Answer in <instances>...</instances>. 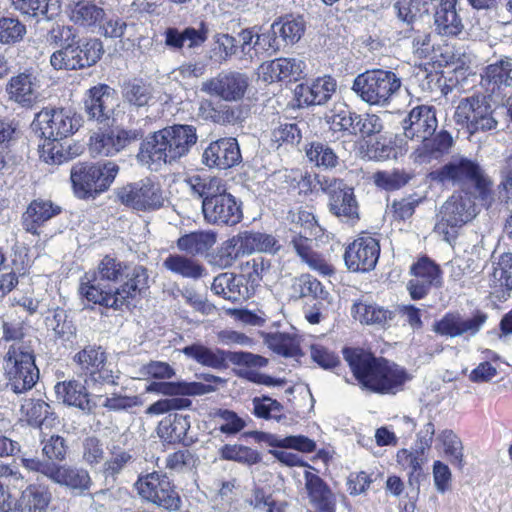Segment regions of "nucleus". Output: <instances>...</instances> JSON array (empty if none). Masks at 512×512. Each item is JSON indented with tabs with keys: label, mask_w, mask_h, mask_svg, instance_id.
Listing matches in <instances>:
<instances>
[{
	"label": "nucleus",
	"mask_w": 512,
	"mask_h": 512,
	"mask_svg": "<svg viewBox=\"0 0 512 512\" xmlns=\"http://www.w3.org/2000/svg\"><path fill=\"white\" fill-rule=\"evenodd\" d=\"M336 91V81L330 76L317 78L310 85L298 86L299 97L307 105H323Z\"/></svg>",
	"instance_id": "obj_34"
},
{
	"label": "nucleus",
	"mask_w": 512,
	"mask_h": 512,
	"mask_svg": "<svg viewBox=\"0 0 512 512\" xmlns=\"http://www.w3.org/2000/svg\"><path fill=\"white\" fill-rule=\"evenodd\" d=\"M207 39L206 32L195 28H186L180 32L176 28H168L165 32V44L173 49H181L185 45L188 48L201 46Z\"/></svg>",
	"instance_id": "obj_43"
},
{
	"label": "nucleus",
	"mask_w": 512,
	"mask_h": 512,
	"mask_svg": "<svg viewBox=\"0 0 512 512\" xmlns=\"http://www.w3.org/2000/svg\"><path fill=\"white\" fill-rule=\"evenodd\" d=\"M136 159L141 165L154 167L155 169H158L164 164H168L160 136H158V131L143 140L136 155Z\"/></svg>",
	"instance_id": "obj_41"
},
{
	"label": "nucleus",
	"mask_w": 512,
	"mask_h": 512,
	"mask_svg": "<svg viewBox=\"0 0 512 512\" xmlns=\"http://www.w3.org/2000/svg\"><path fill=\"white\" fill-rule=\"evenodd\" d=\"M434 14L436 31L443 36H458L464 29L462 18L456 10V0H437Z\"/></svg>",
	"instance_id": "obj_28"
},
{
	"label": "nucleus",
	"mask_w": 512,
	"mask_h": 512,
	"mask_svg": "<svg viewBox=\"0 0 512 512\" xmlns=\"http://www.w3.org/2000/svg\"><path fill=\"white\" fill-rule=\"evenodd\" d=\"M240 160V148L235 138H222L212 142L203 153V162L209 167L219 169H228Z\"/></svg>",
	"instance_id": "obj_22"
},
{
	"label": "nucleus",
	"mask_w": 512,
	"mask_h": 512,
	"mask_svg": "<svg viewBox=\"0 0 512 512\" xmlns=\"http://www.w3.org/2000/svg\"><path fill=\"white\" fill-rule=\"evenodd\" d=\"M268 444L271 447H277L281 449L290 448L303 453H310L316 449V443L308 437L302 435L287 437L270 436L268 438Z\"/></svg>",
	"instance_id": "obj_55"
},
{
	"label": "nucleus",
	"mask_w": 512,
	"mask_h": 512,
	"mask_svg": "<svg viewBox=\"0 0 512 512\" xmlns=\"http://www.w3.org/2000/svg\"><path fill=\"white\" fill-rule=\"evenodd\" d=\"M138 494L145 500L169 510H176L181 499L169 479L156 472L140 477L135 483Z\"/></svg>",
	"instance_id": "obj_14"
},
{
	"label": "nucleus",
	"mask_w": 512,
	"mask_h": 512,
	"mask_svg": "<svg viewBox=\"0 0 512 512\" xmlns=\"http://www.w3.org/2000/svg\"><path fill=\"white\" fill-rule=\"evenodd\" d=\"M431 175L433 179L443 183L450 182L457 185L472 183L485 205H490L493 200L491 193L492 181L476 162L466 157H452L446 165Z\"/></svg>",
	"instance_id": "obj_2"
},
{
	"label": "nucleus",
	"mask_w": 512,
	"mask_h": 512,
	"mask_svg": "<svg viewBox=\"0 0 512 512\" xmlns=\"http://www.w3.org/2000/svg\"><path fill=\"white\" fill-rule=\"evenodd\" d=\"M294 295L298 297H313L315 299L329 302L330 294L325 291L322 284L309 274H302L295 278L292 283Z\"/></svg>",
	"instance_id": "obj_48"
},
{
	"label": "nucleus",
	"mask_w": 512,
	"mask_h": 512,
	"mask_svg": "<svg viewBox=\"0 0 512 512\" xmlns=\"http://www.w3.org/2000/svg\"><path fill=\"white\" fill-rule=\"evenodd\" d=\"M486 78L489 82L497 85H512V59L500 60L494 64L489 65L485 72Z\"/></svg>",
	"instance_id": "obj_60"
},
{
	"label": "nucleus",
	"mask_w": 512,
	"mask_h": 512,
	"mask_svg": "<svg viewBox=\"0 0 512 512\" xmlns=\"http://www.w3.org/2000/svg\"><path fill=\"white\" fill-rule=\"evenodd\" d=\"M168 164L177 162L186 156L197 142L195 127L191 125H173L158 131Z\"/></svg>",
	"instance_id": "obj_15"
},
{
	"label": "nucleus",
	"mask_w": 512,
	"mask_h": 512,
	"mask_svg": "<svg viewBox=\"0 0 512 512\" xmlns=\"http://www.w3.org/2000/svg\"><path fill=\"white\" fill-rule=\"evenodd\" d=\"M33 126L44 139L62 140L78 130L79 122L70 110L44 108L36 114Z\"/></svg>",
	"instance_id": "obj_13"
},
{
	"label": "nucleus",
	"mask_w": 512,
	"mask_h": 512,
	"mask_svg": "<svg viewBox=\"0 0 512 512\" xmlns=\"http://www.w3.org/2000/svg\"><path fill=\"white\" fill-rule=\"evenodd\" d=\"M243 257L237 235L224 241L215 256V263L223 268L231 267L237 259Z\"/></svg>",
	"instance_id": "obj_59"
},
{
	"label": "nucleus",
	"mask_w": 512,
	"mask_h": 512,
	"mask_svg": "<svg viewBox=\"0 0 512 512\" xmlns=\"http://www.w3.org/2000/svg\"><path fill=\"white\" fill-rule=\"evenodd\" d=\"M46 40L49 45L53 46H68L81 42L78 39L77 33L72 26H66L61 24H55L48 31Z\"/></svg>",
	"instance_id": "obj_61"
},
{
	"label": "nucleus",
	"mask_w": 512,
	"mask_h": 512,
	"mask_svg": "<svg viewBox=\"0 0 512 512\" xmlns=\"http://www.w3.org/2000/svg\"><path fill=\"white\" fill-rule=\"evenodd\" d=\"M477 215L476 207L468 194H454L440 207L435 232L451 243L458 230Z\"/></svg>",
	"instance_id": "obj_7"
},
{
	"label": "nucleus",
	"mask_w": 512,
	"mask_h": 512,
	"mask_svg": "<svg viewBox=\"0 0 512 512\" xmlns=\"http://www.w3.org/2000/svg\"><path fill=\"white\" fill-rule=\"evenodd\" d=\"M54 391L59 402L90 412L94 406L88 399L86 387L76 380L58 382Z\"/></svg>",
	"instance_id": "obj_32"
},
{
	"label": "nucleus",
	"mask_w": 512,
	"mask_h": 512,
	"mask_svg": "<svg viewBox=\"0 0 512 512\" xmlns=\"http://www.w3.org/2000/svg\"><path fill=\"white\" fill-rule=\"evenodd\" d=\"M46 327L52 330L59 339L70 341L76 333V328L63 309H55L45 318Z\"/></svg>",
	"instance_id": "obj_49"
},
{
	"label": "nucleus",
	"mask_w": 512,
	"mask_h": 512,
	"mask_svg": "<svg viewBox=\"0 0 512 512\" xmlns=\"http://www.w3.org/2000/svg\"><path fill=\"white\" fill-rule=\"evenodd\" d=\"M301 138V130L295 123L280 124L271 133L272 145L277 149L282 145L294 146Z\"/></svg>",
	"instance_id": "obj_56"
},
{
	"label": "nucleus",
	"mask_w": 512,
	"mask_h": 512,
	"mask_svg": "<svg viewBox=\"0 0 512 512\" xmlns=\"http://www.w3.org/2000/svg\"><path fill=\"white\" fill-rule=\"evenodd\" d=\"M401 80L392 71L367 70L353 81L352 90L370 105L385 106L399 91Z\"/></svg>",
	"instance_id": "obj_4"
},
{
	"label": "nucleus",
	"mask_w": 512,
	"mask_h": 512,
	"mask_svg": "<svg viewBox=\"0 0 512 512\" xmlns=\"http://www.w3.org/2000/svg\"><path fill=\"white\" fill-rule=\"evenodd\" d=\"M264 342L270 350L283 357L299 360L304 356L302 340L296 335L271 333L265 336Z\"/></svg>",
	"instance_id": "obj_37"
},
{
	"label": "nucleus",
	"mask_w": 512,
	"mask_h": 512,
	"mask_svg": "<svg viewBox=\"0 0 512 512\" xmlns=\"http://www.w3.org/2000/svg\"><path fill=\"white\" fill-rule=\"evenodd\" d=\"M50 480L66 487L75 495H84L92 486L88 471L72 465H54Z\"/></svg>",
	"instance_id": "obj_26"
},
{
	"label": "nucleus",
	"mask_w": 512,
	"mask_h": 512,
	"mask_svg": "<svg viewBox=\"0 0 512 512\" xmlns=\"http://www.w3.org/2000/svg\"><path fill=\"white\" fill-rule=\"evenodd\" d=\"M312 236L302 232L299 235L294 236L291 240V244L301 258L302 262L307 266L322 275H329L332 273V267L326 262V260L317 252L313 250L314 241L311 239Z\"/></svg>",
	"instance_id": "obj_31"
},
{
	"label": "nucleus",
	"mask_w": 512,
	"mask_h": 512,
	"mask_svg": "<svg viewBox=\"0 0 512 512\" xmlns=\"http://www.w3.org/2000/svg\"><path fill=\"white\" fill-rule=\"evenodd\" d=\"M160 183L151 177L143 178L130 186V206L136 210H154L164 203Z\"/></svg>",
	"instance_id": "obj_21"
},
{
	"label": "nucleus",
	"mask_w": 512,
	"mask_h": 512,
	"mask_svg": "<svg viewBox=\"0 0 512 512\" xmlns=\"http://www.w3.org/2000/svg\"><path fill=\"white\" fill-rule=\"evenodd\" d=\"M453 138L447 131H440L434 137H427L413 148L411 158L417 164H430L449 153Z\"/></svg>",
	"instance_id": "obj_25"
},
{
	"label": "nucleus",
	"mask_w": 512,
	"mask_h": 512,
	"mask_svg": "<svg viewBox=\"0 0 512 512\" xmlns=\"http://www.w3.org/2000/svg\"><path fill=\"white\" fill-rule=\"evenodd\" d=\"M148 391H156L160 394L177 397V396H200L214 391L211 385H206L201 382H161L153 383L148 388Z\"/></svg>",
	"instance_id": "obj_36"
},
{
	"label": "nucleus",
	"mask_w": 512,
	"mask_h": 512,
	"mask_svg": "<svg viewBox=\"0 0 512 512\" xmlns=\"http://www.w3.org/2000/svg\"><path fill=\"white\" fill-rule=\"evenodd\" d=\"M301 499L308 512H336L338 494L316 473L305 470Z\"/></svg>",
	"instance_id": "obj_12"
},
{
	"label": "nucleus",
	"mask_w": 512,
	"mask_h": 512,
	"mask_svg": "<svg viewBox=\"0 0 512 512\" xmlns=\"http://www.w3.org/2000/svg\"><path fill=\"white\" fill-rule=\"evenodd\" d=\"M212 291L224 299L237 302L251 297V289L242 276L225 272L216 276L211 285Z\"/></svg>",
	"instance_id": "obj_29"
},
{
	"label": "nucleus",
	"mask_w": 512,
	"mask_h": 512,
	"mask_svg": "<svg viewBox=\"0 0 512 512\" xmlns=\"http://www.w3.org/2000/svg\"><path fill=\"white\" fill-rule=\"evenodd\" d=\"M437 125L435 111L429 106L413 108L402 122L405 138L417 142L433 136Z\"/></svg>",
	"instance_id": "obj_20"
},
{
	"label": "nucleus",
	"mask_w": 512,
	"mask_h": 512,
	"mask_svg": "<svg viewBox=\"0 0 512 512\" xmlns=\"http://www.w3.org/2000/svg\"><path fill=\"white\" fill-rule=\"evenodd\" d=\"M491 282L494 287L512 289V253H503L493 262Z\"/></svg>",
	"instance_id": "obj_51"
},
{
	"label": "nucleus",
	"mask_w": 512,
	"mask_h": 512,
	"mask_svg": "<svg viewBox=\"0 0 512 512\" xmlns=\"http://www.w3.org/2000/svg\"><path fill=\"white\" fill-rule=\"evenodd\" d=\"M343 354L361 387L372 392L395 394L410 380L404 368L362 349L346 348Z\"/></svg>",
	"instance_id": "obj_1"
},
{
	"label": "nucleus",
	"mask_w": 512,
	"mask_h": 512,
	"mask_svg": "<svg viewBox=\"0 0 512 512\" xmlns=\"http://www.w3.org/2000/svg\"><path fill=\"white\" fill-rule=\"evenodd\" d=\"M217 236L212 231H195L181 236L177 240L180 251L190 255H203L216 243Z\"/></svg>",
	"instance_id": "obj_40"
},
{
	"label": "nucleus",
	"mask_w": 512,
	"mask_h": 512,
	"mask_svg": "<svg viewBox=\"0 0 512 512\" xmlns=\"http://www.w3.org/2000/svg\"><path fill=\"white\" fill-rule=\"evenodd\" d=\"M60 212L61 207L51 200L35 199L22 215L23 229L33 235H39V228Z\"/></svg>",
	"instance_id": "obj_27"
},
{
	"label": "nucleus",
	"mask_w": 512,
	"mask_h": 512,
	"mask_svg": "<svg viewBox=\"0 0 512 512\" xmlns=\"http://www.w3.org/2000/svg\"><path fill=\"white\" fill-rule=\"evenodd\" d=\"M253 413L258 418L264 419H280L282 405L270 397H255L252 400Z\"/></svg>",
	"instance_id": "obj_63"
},
{
	"label": "nucleus",
	"mask_w": 512,
	"mask_h": 512,
	"mask_svg": "<svg viewBox=\"0 0 512 512\" xmlns=\"http://www.w3.org/2000/svg\"><path fill=\"white\" fill-rule=\"evenodd\" d=\"M321 189L329 194V210L340 221L354 223L359 218L353 188L335 178L319 179Z\"/></svg>",
	"instance_id": "obj_11"
},
{
	"label": "nucleus",
	"mask_w": 512,
	"mask_h": 512,
	"mask_svg": "<svg viewBox=\"0 0 512 512\" xmlns=\"http://www.w3.org/2000/svg\"><path fill=\"white\" fill-rule=\"evenodd\" d=\"M308 161L318 168L332 169L338 165V156L326 143L314 141L305 147Z\"/></svg>",
	"instance_id": "obj_45"
},
{
	"label": "nucleus",
	"mask_w": 512,
	"mask_h": 512,
	"mask_svg": "<svg viewBox=\"0 0 512 512\" xmlns=\"http://www.w3.org/2000/svg\"><path fill=\"white\" fill-rule=\"evenodd\" d=\"M80 370L88 375L86 383H113L112 371L106 368V354L101 347L87 346L74 356Z\"/></svg>",
	"instance_id": "obj_18"
},
{
	"label": "nucleus",
	"mask_w": 512,
	"mask_h": 512,
	"mask_svg": "<svg viewBox=\"0 0 512 512\" xmlns=\"http://www.w3.org/2000/svg\"><path fill=\"white\" fill-rule=\"evenodd\" d=\"M39 148L40 158L47 164H61L69 159L60 140L44 139Z\"/></svg>",
	"instance_id": "obj_62"
},
{
	"label": "nucleus",
	"mask_w": 512,
	"mask_h": 512,
	"mask_svg": "<svg viewBox=\"0 0 512 512\" xmlns=\"http://www.w3.org/2000/svg\"><path fill=\"white\" fill-rule=\"evenodd\" d=\"M304 21L301 18H283L271 26L273 36H279L285 44L293 45L304 33Z\"/></svg>",
	"instance_id": "obj_47"
},
{
	"label": "nucleus",
	"mask_w": 512,
	"mask_h": 512,
	"mask_svg": "<svg viewBox=\"0 0 512 512\" xmlns=\"http://www.w3.org/2000/svg\"><path fill=\"white\" fill-rule=\"evenodd\" d=\"M79 293L89 302L115 310L127 305L128 291L126 290V283L121 288L115 289L112 293L102 288L97 276L90 278L88 275H85L79 286Z\"/></svg>",
	"instance_id": "obj_19"
},
{
	"label": "nucleus",
	"mask_w": 512,
	"mask_h": 512,
	"mask_svg": "<svg viewBox=\"0 0 512 512\" xmlns=\"http://www.w3.org/2000/svg\"><path fill=\"white\" fill-rule=\"evenodd\" d=\"M453 118L456 124L465 128L470 135L494 130L498 126L495 112L484 96L461 99Z\"/></svg>",
	"instance_id": "obj_8"
},
{
	"label": "nucleus",
	"mask_w": 512,
	"mask_h": 512,
	"mask_svg": "<svg viewBox=\"0 0 512 512\" xmlns=\"http://www.w3.org/2000/svg\"><path fill=\"white\" fill-rule=\"evenodd\" d=\"M111 131L95 133L90 138V152L94 156H112L123 149L128 142V133L120 127H111Z\"/></svg>",
	"instance_id": "obj_30"
},
{
	"label": "nucleus",
	"mask_w": 512,
	"mask_h": 512,
	"mask_svg": "<svg viewBox=\"0 0 512 512\" xmlns=\"http://www.w3.org/2000/svg\"><path fill=\"white\" fill-rule=\"evenodd\" d=\"M52 495L49 489L40 484H30L19 498L20 512H47Z\"/></svg>",
	"instance_id": "obj_38"
},
{
	"label": "nucleus",
	"mask_w": 512,
	"mask_h": 512,
	"mask_svg": "<svg viewBox=\"0 0 512 512\" xmlns=\"http://www.w3.org/2000/svg\"><path fill=\"white\" fill-rule=\"evenodd\" d=\"M7 387L15 394L31 390L39 380V369L35 364L34 348L25 345L12 347L3 358Z\"/></svg>",
	"instance_id": "obj_3"
},
{
	"label": "nucleus",
	"mask_w": 512,
	"mask_h": 512,
	"mask_svg": "<svg viewBox=\"0 0 512 512\" xmlns=\"http://www.w3.org/2000/svg\"><path fill=\"white\" fill-rule=\"evenodd\" d=\"M305 68L306 64L300 58H278L263 62L258 68V77L267 83L287 78L298 80Z\"/></svg>",
	"instance_id": "obj_23"
},
{
	"label": "nucleus",
	"mask_w": 512,
	"mask_h": 512,
	"mask_svg": "<svg viewBox=\"0 0 512 512\" xmlns=\"http://www.w3.org/2000/svg\"><path fill=\"white\" fill-rule=\"evenodd\" d=\"M103 47L98 39H89L60 47L50 56L55 70H77L94 65L101 57Z\"/></svg>",
	"instance_id": "obj_9"
},
{
	"label": "nucleus",
	"mask_w": 512,
	"mask_h": 512,
	"mask_svg": "<svg viewBox=\"0 0 512 512\" xmlns=\"http://www.w3.org/2000/svg\"><path fill=\"white\" fill-rule=\"evenodd\" d=\"M105 16L103 8L91 1H80L71 9L70 19L81 26L92 27L100 23Z\"/></svg>",
	"instance_id": "obj_46"
},
{
	"label": "nucleus",
	"mask_w": 512,
	"mask_h": 512,
	"mask_svg": "<svg viewBox=\"0 0 512 512\" xmlns=\"http://www.w3.org/2000/svg\"><path fill=\"white\" fill-rule=\"evenodd\" d=\"M219 453L224 460L236 461L246 465H254L261 461L258 451L243 445L226 444L221 447Z\"/></svg>",
	"instance_id": "obj_52"
},
{
	"label": "nucleus",
	"mask_w": 512,
	"mask_h": 512,
	"mask_svg": "<svg viewBox=\"0 0 512 512\" xmlns=\"http://www.w3.org/2000/svg\"><path fill=\"white\" fill-rule=\"evenodd\" d=\"M118 173V166L113 162L104 164L77 163L71 169V182L78 198H95L106 191Z\"/></svg>",
	"instance_id": "obj_5"
},
{
	"label": "nucleus",
	"mask_w": 512,
	"mask_h": 512,
	"mask_svg": "<svg viewBox=\"0 0 512 512\" xmlns=\"http://www.w3.org/2000/svg\"><path fill=\"white\" fill-rule=\"evenodd\" d=\"M200 110L207 112L205 117L220 125L236 124L242 121V111L238 107L223 105L212 107L210 103L202 104Z\"/></svg>",
	"instance_id": "obj_50"
},
{
	"label": "nucleus",
	"mask_w": 512,
	"mask_h": 512,
	"mask_svg": "<svg viewBox=\"0 0 512 512\" xmlns=\"http://www.w3.org/2000/svg\"><path fill=\"white\" fill-rule=\"evenodd\" d=\"M249 84V77L246 74L227 72L203 82L201 90L224 101H238L244 97Z\"/></svg>",
	"instance_id": "obj_16"
},
{
	"label": "nucleus",
	"mask_w": 512,
	"mask_h": 512,
	"mask_svg": "<svg viewBox=\"0 0 512 512\" xmlns=\"http://www.w3.org/2000/svg\"><path fill=\"white\" fill-rule=\"evenodd\" d=\"M84 110L89 120L109 127L118 128L125 120V110L120 107L115 90L105 84H99L87 91Z\"/></svg>",
	"instance_id": "obj_6"
},
{
	"label": "nucleus",
	"mask_w": 512,
	"mask_h": 512,
	"mask_svg": "<svg viewBox=\"0 0 512 512\" xmlns=\"http://www.w3.org/2000/svg\"><path fill=\"white\" fill-rule=\"evenodd\" d=\"M351 316L364 325L384 327L393 319V313L376 303L359 300L351 306Z\"/></svg>",
	"instance_id": "obj_33"
},
{
	"label": "nucleus",
	"mask_w": 512,
	"mask_h": 512,
	"mask_svg": "<svg viewBox=\"0 0 512 512\" xmlns=\"http://www.w3.org/2000/svg\"><path fill=\"white\" fill-rule=\"evenodd\" d=\"M25 34L26 26L17 17L0 18V43L7 45L18 43Z\"/></svg>",
	"instance_id": "obj_53"
},
{
	"label": "nucleus",
	"mask_w": 512,
	"mask_h": 512,
	"mask_svg": "<svg viewBox=\"0 0 512 512\" xmlns=\"http://www.w3.org/2000/svg\"><path fill=\"white\" fill-rule=\"evenodd\" d=\"M39 88L40 80L38 76L32 72L25 71L13 76L6 90L9 99L23 107H31L40 96Z\"/></svg>",
	"instance_id": "obj_24"
},
{
	"label": "nucleus",
	"mask_w": 512,
	"mask_h": 512,
	"mask_svg": "<svg viewBox=\"0 0 512 512\" xmlns=\"http://www.w3.org/2000/svg\"><path fill=\"white\" fill-rule=\"evenodd\" d=\"M436 448L442 449L450 463L459 469L464 467V446L452 429H443L436 435Z\"/></svg>",
	"instance_id": "obj_39"
},
{
	"label": "nucleus",
	"mask_w": 512,
	"mask_h": 512,
	"mask_svg": "<svg viewBox=\"0 0 512 512\" xmlns=\"http://www.w3.org/2000/svg\"><path fill=\"white\" fill-rule=\"evenodd\" d=\"M412 277L429 286H440L441 276L439 267L429 259H421L411 268Z\"/></svg>",
	"instance_id": "obj_58"
},
{
	"label": "nucleus",
	"mask_w": 512,
	"mask_h": 512,
	"mask_svg": "<svg viewBox=\"0 0 512 512\" xmlns=\"http://www.w3.org/2000/svg\"><path fill=\"white\" fill-rule=\"evenodd\" d=\"M11 8L27 19H51L59 11L58 0H9Z\"/></svg>",
	"instance_id": "obj_35"
},
{
	"label": "nucleus",
	"mask_w": 512,
	"mask_h": 512,
	"mask_svg": "<svg viewBox=\"0 0 512 512\" xmlns=\"http://www.w3.org/2000/svg\"><path fill=\"white\" fill-rule=\"evenodd\" d=\"M168 271L184 278L199 279L205 274V268L196 260L179 254L169 255L163 262Z\"/></svg>",
	"instance_id": "obj_44"
},
{
	"label": "nucleus",
	"mask_w": 512,
	"mask_h": 512,
	"mask_svg": "<svg viewBox=\"0 0 512 512\" xmlns=\"http://www.w3.org/2000/svg\"><path fill=\"white\" fill-rule=\"evenodd\" d=\"M181 352L197 363L213 369H221L227 360L226 353L218 348H209L196 343L184 347Z\"/></svg>",
	"instance_id": "obj_42"
},
{
	"label": "nucleus",
	"mask_w": 512,
	"mask_h": 512,
	"mask_svg": "<svg viewBox=\"0 0 512 512\" xmlns=\"http://www.w3.org/2000/svg\"><path fill=\"white\" fill-rule=\"evenodd\" d=\"M383 129V123L379 116L375 114H356L353 126V134H360L362 137H369L380 133Z\"/></svg>",
	"instance_id": "obj_64"
},
{
	"label": "nucleus",
	"mask_w": 512,
	"mask_h": 512,
	"mask_svg": "<svg viewBox=\"0 0 512 512\" xmlns=\"http://www.w3.org/2000/svg\"><path fill=\"white\" fill-rule=\"evenodd\" d=\"M268 267L269 264L263 257L250 259L240 265L241 276L244 279V283L251 289V294H253L254 288L259 285L263 273Z\"/></svg>",
	"instance_id": "obj_54"
},
{
	"label": "nucleus",
	"mask_w": 512,
	"mask_h": 512,
	"mask_svg": "<svg viewBox=\"0 0 512 512\" xmlns=\"http://www.w3.org/2000/svg\"><path fill=\"white\" fill-rule=\"evenodd\" d=\"M380 253L378 241L372 236L355 239L344 254L345 264L353 272H367L374 269Z\"/></svg>",
	"instance_id": "obj_17"
},
{
	"label": "nucleus",
	"mask_w": 512,
	"mask_h": 512,
	"mask_svg": "<svg viewBox=\"0 0 512 512\" xmlns=\"http://www.w3.org/2000/svg\"><path fill=\"white\" fill-rule=\"evenodd\" d=\"M208 196L202 200V212L211 224L235 225L241 221L242 212L235 197L227 192L222 182L217 188H210Z\"/></svg>",
	"instance_id": "obj_10"
},
{
	"label": "nucleus",
	"mask_w": 512,
	"mask_h": 512,
	"mask_svg": "<svg viewBox=\"0 0 512 512\" xmlns=\"http://www.w3.org/2000/svg\"><path fill=\"white\" fill-rule=\"evenodd\" d=\"M21 411L27 416L28 422L34 426L43 425L48 417L53 415L50 405L41 399L26 400L21 406Z\"/></svg>",
	"instance_id": "obj_57"
}]
</instances>
